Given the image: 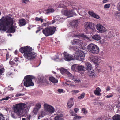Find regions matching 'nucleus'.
Here are the masks:
<instances>
[{
	"instance_id": "1",
	"label": "nucleus",
	"mask_w": 120,
	"mask_h": 120,
	"mask_svg": "<svg viewBox=\"0 0 120 120\" xmlns=\"http://www.w3.org/2000/svg\"><path fill=\"white\" fill-rule=\"evenodd\" d=\"M13 17L11 14H9L4 17H2L0 20V31H5L7 28L8 32L11 33H14L17 28L15 26V23L13 24Z\"/></svg>"
},
{
	"instance_id": "2",
	"label": "nucleus",
	"mask_w": 120,
	"mask_h": 120,
	"mask_svg": "<svg viewBox=\"0 0 120 120\" xmlns=\"http://www.w3.org/2000/svg\"><path fill=\"white\" fill-rule=\"evenodd\" d=\"M32 48L29 46L22 47L20 48L19 51L22 53H24V56L26 59L31 60L36 56V53L33 52Z\"/></svg>"
},
{
	"instance_id": "3",
	"label": "nucleus",
	"mask_w": 120,
	"mask_h": 120,
	"mask_svg": "<svg viewBox=\"0 0 120 120\" xmlns=\"http://www.w3.org/2000/svg\"><path fill=\"white\" fill-rule=\"evenodd\" d=\"M14 112L18 116H20L26 113L28 110L27 105L25 104L19 103L13 105Z\"/></svg>"
},
{
	"instance_id": "4",
	"label": "nucleus",
	"mask_w": 120,
	"mask_h": 120,
	"mask_svg": "<svg viewBox=\"0 0 120 120\" xmlns=\"http://www.w3.org/2000/svg\"><path fill=\"white\" fill-rule=\"evenodd\" d=\"M35 79V77L30 75L26 76L24 78V85L26 87H28L30 86H33L34 84L32 81L33 79Z\"/></svg>"
},
{
	"instance_id": "5",
	"label": "nucleus",
	"mask_w": 120,
	"mask_h": 120,
	"mask_svg": "<svg viewBox=\"0 0 120 120\" xmlns=\"http://www.w3.org/2000/svg\"><path fill=\"white\" fill-rule=\"evenodd\" d=\"M88 51L91 53L94 54H98L99 52V49L96 45L93 43L89 44L87 47Z\"/></svg>"
},
{
	"instance_id": "6",
	"label": "nucleus",
	"mask_w": 120,
	"mask_h": 120,
	"mask_svg": "<svg viewBox=\"0 0 120 120\" xmlns=\"http://www.w3.org/2000/svg\"><path fill=\"white\" fill-rule=\"evenodd\" d=\"M56 30V27H49L43 29V30L42 32L46 36H48L53 34Z\"/></svg>"
},
{
	"instance_id": "7",
	"label": "nucleus",
	"mask_w": 120,
	"mask_h": 120,
	"mask_svg": "<svg viewBox=\"0 0 120 120\" xmlns=\"http://www.w3.org/2000/svg\"><path fill=\"white\" fill-rule=\"evenodd\" d=\"M74 55V58L77 60L82 61L84 60L85 55L84 53L82 51L79 50L76 51Z\"/></svg>"
},
{
	"instance_id": "8",
	"label": "nucleus",
	"mask_w": 120,
	"mask_h": 120,
	"mask_svg": "<svg viewBox=\"0 0 120 120\" xmlns=\"http://www.w3.org/2000/svg\"><path fill=\"white\" fill-rule=\"evenodd\" d=\"M69 34L70 35H71L73 37H80L86 40H88L90 41H91L90 38H88L83 34H78V32L77 31H73L72 32H70V33Z\"/></svg>"
},
{
	"instance_id": "9",
	"label": "nucleus",
	"mask_w": 120,
	"mask_h": 120,
	"mask_svg": "<svg viewBox=\"0 0 120 120\" xmlns=\"http://www.w3.org/2000/svg\"><path fill=\"white\" fill-rule=\"evenodd\" d=\"M84 66L78 64H74L71 67V70L74 71L79 72L84 71Z\"/></svg>"
},
{
	"instance_id": "10",
	"label": "nucleus",
	"mask_w": 120,
	"mask_h": 120,
	"mask_svg": "<svg viewBox=\"0 0 120 120\" xmlns=\"http://www.w3.org/2000/svg\"><path fill=\"white\" fill-rule=\"evenodd\" d=\"M76 8H73V10H75ZM72 9L71 10V11L70 10H63L62 11V13L65 15L68 16V17H72L74 15L76 14L74 12Z\"/></svg>"
},
{
	"instance_id": "11",
	"label": "nucleus",
	"mask_w": 120,
	"mask_h": 120,
	"mask_svg": "<svg viewBox=\"0 0 120 120\" xmlns=\"http://www.w3.org/2000/svg\"><path fill=\"white\" fill-rule=\"evenodd\" d=\"M64 20V19L61 15H58L56 16L54 18V20L51 21L52 24L55 22L56 24H58L60 22H62Z\"/></svg>"
},
{
	"instance_id": "12",
	"label": "nucleus",
	"mask_w": 120,
	"mask_h": 120,
	"mask_svg": "<svg viewBox=\"0 0 120 120\" xmlns=\"http://www.w3.org/2000/svg\"><path fill=\"white\" fill-rule=\"evenodd\" d=\"M74 81V82H73V81L68 80L67 81L66 84L70 87L71 88L76 87L75 83H80V80H79L75 79Z\"/></svg>"
},
{
	"instance_id": "13",
	"label": "nucleus",
	"mask_w": 120,
	"mask_h": 120,
	"mask_svg": "<svg viewBox=\"0 0 120 120\" xmlns=\"http://www.w3.org/2000/svg\"><path fill=\"white\" fill-rule=\"evenodd\" d=\"M94 23L90 22H86L84 23V26L85 28L87 29H90L94 32L95 31V30L94 28Z\"/></svg>"
},
{
	"instance_id": "14",
	"label": "nucleus",
	"mask_w": 120,
	"mask_h": 120,
	"mask_svg": "<svg viewBox=\"0 0 120 120\" xmlns=\"http://www.w3.org/2000/svg\"><path fill=\"white\" fill-rule=\"evenodd\" d=\"M96 26L98 33H103L107 31L106 29L100 24H98Z\"/></svg>"
},
{
	"instance_id": "15",
	"label": "nucleus",
	"mask_w": 120,
	"mask_h": 120,
	"mask_svg": "<svg viewBox=\"0 0 120 120\" xmlns=\"http://www.w3.org/2000/svg\"><path fill=\"white\" fill-rule=\"evenodd\" d=\"M63 54L64 56L63 59L65 61H69L73 59L72 55L69 54L66 52H64Z\"/></svg>"
},
{
	"instance_id": "16",
	"label": "nucleus",
	"mask_w": 120,
	"mask_h": 120,
	"mask_svg": "<svg viewBox=\"0 0 120 120\" xmlns=\"http://www.w3.org/2000/svg\"><path fill=\"white\" fill-rule=\"evenodd\" d=\"M54 117V120H64L63 115L61 113H57Z\"/></svg>"
},
{
	"instance_id": "17",
	"label": "nucleus",
	"mask_w": 120,
	"mask_h": 120,
	"mask_svg": "<svg viewBox=\"0 0 120 120\" xmlns=\"http://www.w3.org/2000/svg\"><path fill=\"white\" fill-rule=\"evenodd\" d=\"M73 99V98H71L69 100L67 105L68 107L69 108H71L74 105Z\"/></svg>"
},
{
	"instance_id": "18",
	"label": "nucleus",
	"mask_w": 120,
	"mask_h": 120,
	"mask_svg": "<svg viewBox=\"0 0 120 120\" xmlns=\"http://www.w3.org/2000/svg\"><path fill=\"white\" fill-rule=\"evenodd\" d=\"M85 67L88 70H91L92 68V66L91 64L89 62H86L85 64Z\"/></svg>"
},
{
	"instance_id": "19",
	"label": "nucleus",
	"mask_w": 120,
	"mask_h": 120,
	"mask_svg": "<svg viewBox=\"0 0 120 120\" xmlns=\"http://www.w3.org/2000/svg\"><path fill=\"white\" fill-rule=\"evenodd\" d=\"M18 23L20 26H22L26 24V22L24 19H20L19 20Z\"/></svg>"
},
{
	"instance_id": "20",
	"label": "nucleus",
	"mask_w": 120,
	"mask_h": 120,
	"mask_svg": "<svg viewBox=\"0 0 120 120\" xmlns=\"http://www.w3.org/2000/svg\"><path fill=\"white\" fill-rule=\"evenodd\" d=\"M99 59V58L96 56H92L90 58V60L96 64H97L98 62H100Z\"/></svg>"
},
{
	"instance_id": "21",
	"label": "nucleus",
	"mask_w": 120,
	"mask_h": 120,
	"mask_svg": "<svg viewBox=\"0 0 120 120\" xmlns=\"http://www.w3.org/2000/svg\"><path fill=\"white\" fill-rule=\"evenodd\" d=\"M89 14L92 17L98 19L100 18L99 16L98 15L96 14L93 12L89 11L88 12Z\"/></svg>"
},
{
	"instance_id": "22",
	"label": "nucleus",
	"mask_w": 120,
	"mask_h": 120,
	"mask_svg": "<svg viewBox=\"0 0 120 120\" xmlns=\"http://www.w3.org/2000/svg\"><path fill=\"white\" fill-rule=\"evenodd\" d=\"M55 11V10L53 8H48L45 11L46 12L45 14H48L49 13H52L54 12Z\"/></svg>"
},
{
	"instance_id": "23",
	"label": "nucleus",
	"mask_w": 120,
	"mask_h": 120,
	"mask_svg": "<svg viewBox=\"0 0 120 120\" xmlns=\"http://www.w3.org/2000/svg\"><path fill=\"white\" fill-rule=\"evenodd\" d=\"M92 38L93 39L96 41L99 40L101 39L100 36L98 34H95L93 35Z\"/></svg>"
},
{
	"instance_id": "24",
	"label": "nucleus",
	"mask_w": 120,
	"mask_h": 120,
	"mask_svg": "<svg viewBox=\"0 0 120 120\" xmlns=\"http://www.w3.org/2000/svg\"><path fill=\"white\" fill-rule=\"evenodd\" d=\"M49 80L53 83H57L58 82V80L56 79L53 77H49Z\"/></svg>"
},
{
	"instance_id": "25",
	"label": "nucleus",
	"mask_w": 120,
	"mask_h": 120,
	"mask_svg": "<svg viewBox=\"0 0 120 120\" xmlns=\"http://www.w3.org/2000/svg\"><path fill=\"white\" fill-rule=\"evenodd\" d=\"M78 23L77 21V20H73L70 23V25L74 27H76Z\"/></svg>"
},
{
	"instance_id": "26",
	"label": "nucleus",
	"mask_w": 120,
	"mask_h": 120,
	"mask_svg": "<svg viewBox=\"0 0 120 120\" xmlns=\"http://www.w3.org/2000/svg\"><path fill=\"white\" fill-rule=\"evenodd\" d=\"M90 71H89L88 72V75L90 77H94L95 76V73L94 72V71L93 70L92 71L90 70Z\"/></svg>"
},
{
	"instance_id": "27",
	"label": "nucleus",
	"mask_w": 120,
	"mask_h": 120,
	"mask_svg": "<svg viewBox=\"0 0 120 120\" xmlns=\"http://www.w3.org/2000/svg\"><path fill=\"white\" fill-rule=\"evenodd\" d=\"M113 120H120V115L116 114L113 117Z\"/></svg>"
},
{
	"instance_id": "28",
	"label": "nucleus",
	"mask_w": 120,
	"mask_h": 120,
	"mask_svg": "<svg viewBox=\"0 0 120 120\" xmlns=\"http://www.w3.org/2000/svg\"><path fill=\"white\" fill-rule=\"evenodd\" d=\"M50 105L46 104H44V107L45 111L46 112H48L49 108H50L49 107Z\"/></svg>"
},
{
	"instance_id": "29",
	"label": "nucleus",
	"mask_w": 120,
	"mask_h": 120,
	"mask_svg": "<svg viewBox=\"0 0 120 120\" xmlns=\"http://www.w3.org/2000/svg\"><path fill=\"white\" fill-rule=\"evenodd\" d=\"M49 107L50 108H49V110L48 111V112H49V113H53L55 111V109L54 108V107L51 106L50 105Z\"/></svg>"
},
{
	"instance_id": "30",
	"label": "nucleus",
	"mask_w": 120,
	"mask_h": 120,
	"mask_svg": "<svg viewBox=\"0 0 120 120\" xmlns=\"http://www.w3.org/2000/svg\"><path fill=\"white\" fill-rule=\"evenodd\" d=\"M60 71L61 73L62 74H64L65 73H66L67 71V70L63 68H60Z\"/></svg>"
},
{
	"instance_id": "31",
	"label": "nucleus",
	"mask_w": 120,
	"mask_h": 120,
	"mask_svg": "<svg viewBox=\"0 0 120 120\" xmlns=\"http://www.w3.org/2000/svg\"><path fill=\"white\" fill-rule=\"evenodd\" d=\"M59 8H64L65 7L64 5V1H61L59 3V5L58 6Z\"/></svg>"
},
{
	"instance_id": "32",
	"label": "nucleus",
	"mask_w": 120,
	"mask_h": 120,
	"mask_svg": "<svg viewBox=\"0 0 120 120\" xmlns=\"http://www.w3.org/2000/svg\"><path fill=\"white\" fill-rule=\"evenodd\" d=\"M116 18L118 20H120V13L119 12H116L115 14Z\"/></svg>"
},
{
	"instance_id": "33",
	"label": "nucleus",
	"mask_w": 120,
	"mask_h": 120,
	"mask_svg": "<svg viewBox=\"0 0 120 120\" xmlns=\"http://www.w3.org/2000/svg\"><path fill=\"white\" fill-rule=\"evenodd\" d=\"M45 114L43 111H41V113L39 115L38 117V119H40L41 118L44 117L45 116Z\"/></svg>"
},
{
	"instance_id": "34",
	"label": "nucleus",
	"mask_w": 120,
	"mask_h": 120,
	"mask_svg": "<svg viewBox=\"0 0 120 120\" xmlns=\"http://www.w3.org/2000/svg\"><path fill=\"white\" fill-rule=\"evenodd\" d=\"M78 39H74L73 40L71 41V43L72 45L77 44Z\"/></svg>"
},
{
	"instance_id": "35",
	"label": "nucleus",
	"mask_w": 120,
	"mask_h": 120,
	"mask_svg": "<svg viewBox=\"0 0 120 120\" xmlns=\"http://www.w3.org/2000/svg\"><path fill=\"white\" fill-rule=\"evenodd\" d=\"M101 90H94V92L95 94L98 96H100L101 95L100 93Z\"/></svg>"
},
{
	"instance_id": "36",
	"label": "nucleus",
	"mask_w": 120,
	"mask_h": 120,
	"mask_svg": "<svg viewBox=\"0 0 120 120\" xmlns=\"http://www.w3.org/2000/svg\"><path fill=\"white\" fill-rule=\"evenodd\" d=\"M85 95V94L83 93L81 94L78 97V98L79 99H80L83 98Z\"/></svg>"
},
{
	"instance_id": "37",
	"label": "nucleus",
	"mask_w": 120,
	"mask_h": 120,
	"mask_svg": "<svg viewBox=\"0 0 120 120\" xmlns=\"http://www.w3.org/2000/svg\"><path fill=\"white\" fill-rule=\"evenodd\" d=\"M35 107L39 109L41 108V104L40 103H37L35 105Z\"/></svg>"
},
{
	"instance_id": "38",
	"label": "nucleus",
	"mask_w": 120,
	"mask_h": 120,
	"mask_svg": "<svg viewBox=\"0 0 120 120\" xmlns=\"http://www.w3.org/2000/svg\"><path fill=\"white\" fill-rule=\"evenodd\" d=\"M35 19L37 21H41V22H43V19H42L41 18H39L38 17H36L35 18Z\"/></svg>"
},
{
	"instance_id": "39",
	"label": "nucleus",
	"mask_w": 120,
	"mask_h": 120,
	"mask_svg": "<svg viewBox=\"0 0 120 120\" xmlns=\"http://www.w3.org/2000/svg\"><path fill=\"white\" fill-rule=\"evenodd\" d=\"M83 43V41L82 40L78 39L77 45H82Z\"/></svg>"
},
{
	"instance_id": "40",
	"label": "nucleus",
	"mask_w": 120,
	"mask_h": 120,
	"mask_svg": "<svg viewBox=\"0 0 120 120\" xmlns=\"http://www.w3.org/2000/svg\"><path fill=\"white\" fill-rule=\"evenodd\" d=\"M39 109L35 107L34 108L33 110V111L34 114H36Z\"/></svg>"
},
{
	"instance_id": "41",
	"label": "nucleus",
	"mask_w": 120,
	"mask_h": 120,
	"mask_svg": "<svg viewBox=\"0 0 120 120\" xmlns=\"http://www.w3.org/2000/svg\"><path fill=\"white\" fill-rule=\"evenodd\" d=\"M110 5L109 4H105L104 6V8L105 9L108 8H110Z\"/></svg>"
},
{
	"instance_id": "42",
	"label": "nucleus",
	"mask_w": 120,
	"mask_h": 120,
	"mask_svg": "<svg viewBox=\"0 0 120 120\" xmlns=\"http://www.w3.org/2000/svg\"><path fill=\"white\" fill-rule=\"evenodd\" d=\"M43 29V27L41 26H39L37 28V29L38 30L36 31V33H37L40 31L41 30Z\"/></svg>"
},
{
	"instance_id": "43",
	"label": "nucleus",
	"mask_w": 120,
	"mask_h": 120,
	"mask_svg": "<svg viewBox=\"0 0 120 120\" xmlns=\"http://www.w3.org/2000/svg\"><path fill=\"white\" fill-rule=\"evenodd\" d=\"M70 114L72 116H75L77 115L74 112L71 110H70Z\"/></svg>"
},
{
	"instance_id": "44",
	"label": "nucleus",
	"mask_w": 120,
	"mask_h": 120,
	"mask_svg": "<svg viewBox=\"0 0 120 120\" xmlns=\"http://www.w3.org/2000/svg\"><path fill=\"white\" fill-rule=\"evenodd\" d=\"M79 47L77 46H73V49L75 51H76V52L78 51H79L78 50H79Z\"/></svg>"
},
{
	"instance_id": "45",
	"label": "nucleus",
	"mask_w": 120,
	"mask_h": 120,
	"mask_svg": "<svg viewBox=\"0 0 120 120\" xmlns=\"http://www.w3.org/2000/svg\"><path fill=\"white\" fill-rule=\"evenodd\" d=\"M81 118L80 116H76L74 117L73 119V120H79Z\"/></svg>"
},
{
	"instance_id": "46",
	"label": "nucleus",
	"mask_w": 120,
	"mask_h": 120,
	"mask_svg": "<svg viewBox=\"0 0 120 120\" xmlns=\"http://www.w3.org/2000/svg\"><path fill=\"white\" fill-rule=\"evenodd\" d=\"M82 111L83 113L85 114H86L87 113V111L85 108H83L82 109Z\"/></svg>"
},
{
	"instance_id": "47",
	"label": "nucleus",
	"mask_w": 120,
	"mask_h": 120,
	"mask_svg": "<svg viewBox=\"0 0 120 120\" xmlns=\"http://www.w3.org/2000/svg\"><path fill=\"white\" fill-rule=\"evenodd\" d=\"M4 68H0V76L4 72Z\"/></svg>"
},
{
	"instance_id": "48",
	"label": "nucleus",
	"mask_w": 120,
	"mask_h": 120,
	"mask_svg": "<svg viewBox=\"0 0 120 120\" xmlns=\"http://www.w3.org/2000/svg\"><path fill=\"white\" fill-rule=\"evenodd\" d=\"M10 97H6L5 98H3L0 100V101H2L4 100H8L9 98H10Z\"/></svg>"
},
{
	"instance_id": "49",
	"label": "nucleus",
	"mask_w": 120,
	"mask_h": 120,
	"mask_svg": "<svg viewBox=\"0 0 120 120\" xmlns=\"http://www.w3.org/2000/svg\"><path fill=\"white\" fill-rule=\"evenodd\" d=\"M25 94L19 93L17 94L15 96V97H17L20 96H22L24 95Z\"/></svg>"
},
{
	"instance_id": "50",
	"label": "nucleus",
	"mask_w": 120,
	"mask_h": 120,
	"mask_svg": "<svg viewBox=\"0 0 120 120\" xmlns=\"http://www.w3.org/2000/svg\"><path fill=\"white\" fill-rule=\"evenodd\" d=\"M11 86H8V87H6L5 88V89L6 90H13L14 89L12 87H10Z\"/></svg>"
},
{
	"instance_id": "51",
	"label": "nucleus",
	"mask_w": 120,
	"mask_h": 120,
	"mask_svg": "<svg viewBox=\"0 0 120 120\" xmlns=\"http://www.w3.org/2000/svg\"><path fill=\"white\" fill-rule=\"evenodd\" d=\"M45 79H44L42 78H40L39 79V81L40 82L43 83L44 82V80H45Z\"/></svg>"
},
{
	"instance_id": "52",
	"label": "nucleus",
	"mask_w": 120,
	"mask_h": 120,
	"mask_svg": "<svg viewBox=\"0 0 120 120\" xmlns=\"http://www.w3.org/2000/svg\"><path fill=\"white\" fill-rule=\"evenodd\" d=\"M11 116L14 119H15L16 118L15 115L14 113H13L12 112L11 113Z\"/></svg>"
},
{
	"instance_id": "53",
	"label": "nucleus",
	"mask_w": 120,
	"mask_h": 120,
	"mask_svg": "<svg viewBox=\"0 0 120 120\" xmlns=\"http://www.w3.org/2000/svg\"><path fill=\"white\" fill-rule=\"evenodd\" d=\"M79 92L78 90H73L71 92L73 94H75L76 93H78Z\"/></svg>"
},
{
	"instance_id": "54",
	"label": "nucleus",
	"mask_w": 120,
	"mask_h": 120,
	"mask_svg": "<svg viewBox=\"0 0 120 120\" xmlns=\"http://www.w3.org/2000/svg\"><path fill=\"white\" fill-rule=\"evenodd\" d=\"M12 75V73L11 72H8L7 74L6 75L8 77H10Z\"/></svg>"
},
{
	"instance_id": "55",
	"label": "nucleus",
	"mask_w": 120,
	"mask_h": 120,
	"mask_svg": "<svg viewBox=\"0 0 120 120\" xmlns=\"http://www.w3.org/2000/svg\"><path fill=\"white\" fill-rule=\"evenodd\" d=\"M22 2L25 4H27L29 2L28 0H22Z\"/></svg>"
},
{
	"instance_id": "56",
	"label": "nucleus",
	"mask_w": 120,
	"mask_h": 120,
	"mask_svg": "<svg viewBox=\"0 0 120 120\" xmlns=\"http://www.w3.org/2000/svg\"><path fill=\"white\" fill-rule=\"evenodd\" d=\"M49 25V23L48 22H47L46 23H44L43 24L42 26H48Z\"/></svg>"
},
{
	"instance_id": "57",
	"label": "nucleus",
	"mask_w": 120,
	"mask_h": 120,
	"mask_svg": "<svg viewBox=\"0 0 120 120\" xmlns=\"http://www.w3.org/2000/svg\"><path fill=\"white\" fill-rule=\"evenodd\" d=\"M9 116H7L6 120H9ZM3 120H5L4 119V117L3 116Z\"/></svg>"
},
{
	"instance_id": "58",
	"label": "nucleus",
	"mask_w": 120,
	"mask_h": 120,
	"mask_svg": "<svg viewBox=\"0 0 120 120\" xmlns=\"http://www.w3.org/2000/svg\"><path fill=\"white\" fill-rule=\"evenodd\" d=\"M3 115L2 114H0V120H3Z\"/></svg>"
},
{
	"instance_id": "59",
	"label": "nucleus",
	"mask_w": 120,
	"mask_h": 120,
	"mask_svg": "<svg viewBox=\"0 0 120 120\" xmlns=\"http://www.w3.org/2000/svg\"><path fill=\"white\" fill-rule=\"evenodd\" d=\"M74 110L75 112L76 113L79 110V109L77 108H75L74 109Z\"/></svg>"
},
{
	"instance_id": "60",
	"label": "nucleus",
	"mask_w": 120,
	"mask_h": 120,
	"mask_svg": "<svg viewBox=\"0 0 120 120\" xmlns=\"http://www.w3.org/2000/svg\"><path fill=\"white\" fill-rule=\"evenodd\" d=\"M57 92L58 93H64L65 92L64 90H57Z\"/></svg>"
},
{
	"instance_id": "61",
	"label": "nucleus",
	"mask_w": 120,
	"mask_h": 120,
	"mask_svg": "<svg viewBox=\"0 0 120 120\" xmlns=\"http://www.w3.org/2000/svg\"><path fill=\"white\" fill-rule=\"evenodd\" d=\"M9 63L11 65H12L15 64V63H14L13 61H11L10 60L9 62Z\"/></svg>"
},
{
	"instance_id": "62",
	"label": "nucleus",
	"mask_w": 120,
	"mask_h": 120,
	"mask_svg": "<svg viewBox=\"0 0 120 120\" xmlns=\"http://www.w3.org/2000/svg\"><path fill=\"white\" fill-rule=\"evenodd\" d=\"M113 96V95H107L106 96V97L108 98H110V97H111Z\"/></svg>"
},
{
	"instance_id": "63",
	"label": "nucleus",
	"mask_w": 120,
	"mask_h": 120,
	"mask_svg": "<svg viewBox=\"0 0 120 120\" xmlns=\"http://www.w3.org/2000/svg\"><path fill=\"white\" fill-rule=\"evenodd\" d=\"M31 117L30 116H29V118H28V119H25V118H22V120H30V117Z\"/></svg>"
},
{
	"instance_id": "64",
	"label": "nucleus",
	"mask_w": 120,
	"mask_h": 120,
	"mask_svg": "<svg viewBox=\"0 0 120 120\" xmlns=\"http://www.w3.org/2000/svg\"><path fill=\"white\" fill-rule=\"evenodd\" d=\"M108 0H104L103 1V3H106L108 2Z\"/></svg>"
}]
</instances>
